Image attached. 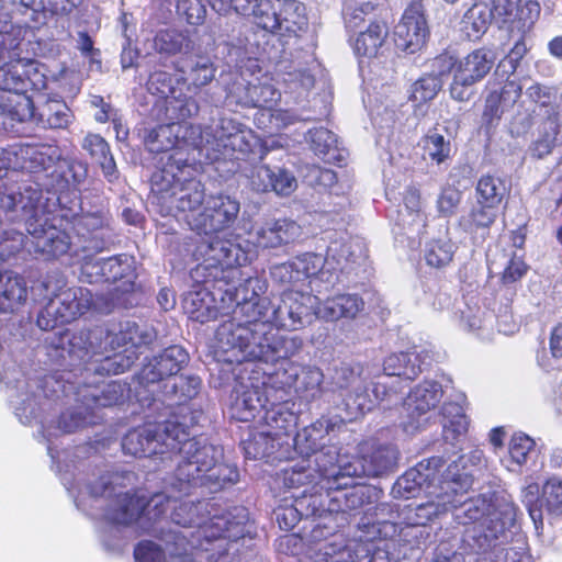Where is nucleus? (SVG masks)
<instances>
[{
	"label": "nucleus",
	"mask_w": 562,
	"mask_h": 562,
	"mask_svg": "<svg viewBox=\"0 0 562 562\" xmlns=\"http://www.w3.org/2000/svg\"><path fill=\"white\" fill-rule=\"evenodd\" d=\"M134 474L111 473L102 475L94 484L87 485L75 494V487L68 477L61 481L74 496L79 509L90 516H101L106 521L130 526L134 522L147 532H153L161 543L144 540L134 549L136 562H194L193 552L188 550L187 535H179L173 529L166 530L156 520L164 513L159 510L151 517V512L165 504L164 494H154L150 498L143 491H125Z\"/></svg>",
	"instance_id": "1"
},
{
	"label": "nucleus",
	"mask_w": 562,
	"mask_h": 562,
	"mask_svg": "<svg viewBox=\"0 0 562 562\" xmlns=\"http://www.w3.org/2000/svg\"><path fill=\"white\" fill-rule=\"evenodd\" d=\"M446 480H457L454 485L458 495L450 491L452 504L449 509H456V520L459 524H473L465 529L463 543L467 549L476 554H486L495 551H504L503 546L512 539L513 528L516 524L517 507L513 499L505 495H480L474 498L463 499L464 493L471 486V479L467 473L459 472L456 462L448 465Z\"/></svg>",
	"instance_id": "2"
},
{
	"label": "nucleus",
	"mask_w": 562,
	"mask_h": 562,
	"mask_svg": "<svg viewBox=\"0 0 562 562\" xmlns=\"http://www.w3.org/2000/svg\"><path fill=\"white\" fill-rule=\"evenodd\" d=\"M240 213L237 198L218 193L206 198L202 211L188 220L190 228L201 236L194 256L203 259L205 269H214V279H224L225 271L238 273L236 268L251 259V246L239 235L229 233Z\"/></svg>",
	"instance_id": "3"
},
{
	"label": "nucleus",
	"mask_w": 562,
	"mask_h": 562,
	"mask_svg": "<svg viewBox=\"0 0 562 562\" xmlns=\"http://www.w3.org/2000/svg\"><path fill=\"white\" fill-rule=\"evenodd\" d=\"M168 501L155 513L164 510L156 522L162 526L167 522L166 512L172 507L169 519L175 525L184 528V530H175L179 535H187L188 550L209 551L213 540L227 538L228 540H238L250 533L249 512L246 507L235 506L221 514H213V505L206 501H199L196 504L191 502H177L166 493H162Z\"/></svg>",
	"instance_id": "4"
},
{
	"label": "nucleus",
	"mask_w": 562,
	"mask_h": 562,
	"mask_svg": "<svg viewBox=\"0 0 562 562\" xmlns=\"http://www.w3.org/2000/svg\"><path fill=\"white\" fill-rule=\"evenodd\" d=\"M48 200L35 182L4 184L0 188V209L24 222L35 252L44 259H57L70 254L72 243L68 233L54 223Z\"/></svg>",
	"instance_id": "5"
},
{
	"label": "nucleus",
	"mask_w": 562,
	"mask_h": 562,
	"mask_svg": "<svg viewBox=\"0 0 562 562\" xmlns=\"http://www.w3.org/2000/svg\"><path fill=\"white\" fill-rule=\"evenodd\" d=\"M181 438L177 447L170 448V454L179 453L181 460L175 473L171 487L179 493L188 494L192 487L204 486L210 492H217L227 484L238 480L236 467L221 463L223 449L210 443L203 437Z\"/></svg>",
	"instance_id": "6"
},
{
	"label": "nucleus",
	"mask_w": 562,
	"mask_h": 562,
	"mask_svg": "<svg viewBox=\"0 0 562 562\" xmlns=\"http://www.w3.org/2000/svg\"><path fill=\"white\" fill-rule=\"evenodd\" d=\"M236 307L233 317L215 333V357L218 362L241 364L257 361L261 334L266 331L262 307H256L240 285L234 289Z\"/></svg>",
	"instance_id": "7"
},
{
	"label": "nucleus",
	"mask_w": 562,
	"mask_h": 562,
	"mask_svg": "<svg viewBox=\"0 0 562 562\" xmlns=\"http://www.w3.org/2000/svg\"><path fill=\"white\" fill-rule=\"evenodd\" d=\"M21 52L11 54L5 50V59L0 63V127L3 130H12L15 124L29 121L33 116V102L25 93L29 89L46 87L40 64L21 57Z\"/></svg>",
	"instance_id": "8"
},
{
	"label": "nucleus",
	"mask_w": 562,
	"mask_h": 562,
	"mask_svg": "<svg viewBox=\"0 0 562 562\" xmlns=\"http://www.w3.org/2000/svg\"><path fill=\"white\" fill-rule=\"evenodd\" d=\"M196 167L188 164L182 154L176 151L168 156L161 170L151 177V191L161 205L165 215L188 220L201 212L204 201V188L195 178Z\"/></svg>",
	"instance_id": "9"
},
{
	"label": "nucleus",
	"mask_w": 562,
	"mask_h": 562,
	"mask_svg": "<svg viewBox=\"0 0 562 562\" xmlns=\"http://www.w3.org/2000/svg\"><path fill=\"white\" fill-rule=\"evenodd\" d=\"M398 450L390 443L366 441L360 447V458L328 450L319 461L325 487L348 488L353 479L362 475L381 476L393 472L397 467Z\"/></svg>",
	"instance_id": "10"
},
{
	"label": "nucleus",
	"mask_w": 562,
	"mask_h": 562,
	"mask_svg": "<svg viewBox=\"0 0 562 562\" xmlns=\"http://www.w3.org/2000/svg\"><path fill=\"white\" fill-rule=\"evenodd\" d=\"M366 257L364 247L359 241L333 243L327 249L326 257L306 252L295 257L293 262L300 280L313 279L311 283L315 285L312 289L316 290L318 281L334 284L338 271L351 269L353 265L364 261Z\"/></svg>",
	"instance_id": "11"
},
{
	"label": "nucleus",
	"mask_w": 562,
	"mask_h": 562,
	"mask_svg": "<svg viewBox=\"0 0 562 562\" xmlns=\"http://www.w3.org/2000/svg\"><path fill=\"white\" fill-rule=\"evenodd\" d=\"M181 438H186V427L176 420H166L128 431L122 440V448L126 454L139 458L169 456L170 448L177 447Z\"/></svg>",
	"instance_id": "12"
},
{
	"label": "nucleus",
	"mask_w": 562,
	"mask_h": 562,
	"mask_svg": "<svg viewBox=\"0 0 562 562\" xmlns=\"http://www.w3.org/2000/svg\"><path fill=\"white\" fill-rule=\"evenodd\" d=\"M304 10L295 0H254L252 16L258 27L283 37L306 26Z\"/></svg>",
	"instance_id": "13"
},
{
	"label": "nucleus",
	"mask_w": 562,
	"mask_h": 562,
	"mask_svg": "<svg viewBox=\"0 0 562 562\" xmlns=\"http://www.w3.org/2000/svg\"><path fill=\"white\" fill-rule=\"evenodd\" d=\"M345 428L344 419L339 416H322L316 422L297 431L292 439L295 450L305 457L316 454L314 463L319 467V476L323 486H325L322 467L319 464L323 454L330 449L337 453H341L333 440L341 434Z\"/></svg>",
	"instance_id": "14"
},
{
	"label": "nucleus",
	"mask_w": 562,
	"mask_h": 562,
	"mask_svg": "<svg viewBox=\"0 0 562 562\" xmlns=\"http://www.w3.org/2000/svg\"><path fill=\"white\" fill-rule=\"evenodd\" d=\"M92 304V294L86 288L60 290L40 311L36 324L43 330L54 329L75 321L85 314Z\"/></svg>",
	"instance_id": "15"
},
{
	"label": "nucleus",
	"mask_w": 562,
	"mask_h": 562,
	"mask_svg": "<svg viewBox=\"0 0 562 562\" xmlns=\"http://www.w3.org/2000/svg\"><path fill=\"white\" fill-rule=\"evenodd\" d=\"M442 394V387L436 381L426 380L416 385L403 403L406 419L401 425L404 431L413 434L430 424Z\"/></svg>",
	"instance_id": "16"
},
{
	"label": "nucleus",
	"mask_w": 562,
	"mask_h": 562,
	"mask_svg": "<svg viewBox=\"0 0 562 562\" xmlns=\"http://www.w3.org/2000/svg\"><path fill=\"white\" fill-rule=\"evenodd\" d=\"M495 55L487 48H477L458 60L454 77L450 83V95L457 101H468L473 86L483 80L495 64Z\"/></svg>",
	"instance_id": "17"
},
{
	"label": "nucleus",
	"mask_w": 562,
	"mask_h": 562,
	"mask_svg": "<svg viewBox=\"0 0 562 562\" xmlns=\"http://www.w3.org/2000/svg\"><path fill=\"white\" fill-rule=\"evenodd\" d=\"M445 461L440 457L422 460L396 480L392 487L393 496L396 498H411L419 495L422 492L427 495L428 491L434 490L432 486H439L447 479L449 474L448 468L441 473Z\"/></svg>",
	"instance_id": "18"
},
{
	"label": "nucleus",
	"mask_w": 562,
	"mask_h": 562,
	"mask_svg": "<svg viewBox=\"0 0 562 562\" xmlns=\"http://www.w3.org/2000/svg\"><path fill=\"white\" fill-rule=\"evenodd\" d=\"M270 387L265 382L240 379L231 395V415L239 422H250L267 407Z\"/></svg>",
	"instance_id": "19"
},
{
	"label": "nucleus",
	"mask_w": 562,
	"mask_h": 562,
	"mask_svg": "<svg viewBox=\"0 0 562 562\" xmlns=\"http://www.w3.org/2000/svg\"><path fill=\"white\" fill-rule=\"evenodd\" d=\"M459 484L457 480H446L439 486H432L426 495L430 499L426 503L413 506L407 505L401 512V517L406 526H426L441 514L449 510L448 504H452L450 491L458 495L454 485Z\"/></svg>",
	"instance_id": "20"
},
{
	"label": "nucleus",
	"mask_w": 562,
	"mask_h": 562,
	"mask_svg": "<svg viewBox=\"0 0 562 562\" xmlns=\"http://www.w3.org/2000/svg\"><path fill=\"white\" fill-rule=\"evenodd\" d=\"M428 27L424 14L417 7L405 10L394 30V43L403 52L414 54L426 42Z\"/></svg>",
	"instance_id": "21"
},
{
	"label": "nucleus",
	"mask_w": 562,
	"mask_h": 562,
	"mask_svg": "<svg viewBox=\"0 0 562 562\" xmlns=\"http://www.w3.org/2000/svg\"><path fill=\"white\" fill-rule=\"evenodd\" d=\"M189 356L180 346H170L159 355L153 357L140 371V381L154 384L167 378L177 375L182 366L188 362Z\"/></svg>",
	"instance_id": "22"
},
{
	"label": "nucleus",
	"mask_w": 562,
	"mask_h": 562,
	"mask_svg": "<svg viewBox=\"0 0 562 562\" xmlns=\"http://www.w3.org/2000/svg\"><path fill=\"white\" fill-rule=\"evenodd\" d=\"M259 285V280L254 278H248L245 281V284L240 285L245 289V293H248V290L251 289V296L248 299H252V304L256 307H262L263 317L262 322L268 325H271L273 328H282L286 330H297V324L295 322V317L293 316V311L291 310V304L285 303V296L282 293L280 302L278 305L270 306V303L267 299H260L258 292L256 291V286Z\"/></svg>",
	"instance_id": "23"
},
{
	"label": "nucleus",
	"mask_w": 562,
	"mask_h": 562,
	"mask_svg": "<svg viewBox=\"0 0 562 562\" xmlns=\"http://www.w3.org/2000/svg\"><path fill=\"white\" fill-rule=\"evenodd\" d=\"M257 361L273 362L289 359L302 349L303 340L299 336H285L278 333L271 325L266 324L261 334Z\"/></svg>",
	"instance_id": "24"
},
{
	"label": "nucleus",
	"mask_w": 562,
	"mask_h": 562,
	"mask_svg": "<svg viewBox=\"0 0 562 562\" xmlns=\"http://www.w3.org/2000/svg\"><path fill=\"white\" fill-rule=\"evenodd\" d=\"M282 481L286 488L299 490L304 487L299 494H295L300 499H305L307 494L311 497L321 493V491H334L335 488H327L323 486L322 477L319 476V467L313 468L311 461L303 459L289 469L282 471Z\"/></svg>",
	"instance_id": "25"
},
{
	"label": "nucleus",
	"mask_w": 562,
	"mask_h": 562,
	"mask_svg": "<svg viewBox=\"0 0 562 562\" xmlns=\"http://www.w3.org/2000/svg\"><path fill=\"white\" fill-rule=\"evenodd\" d=\"M284 374L286 379L282 381L283 384L293 386L301 398L313 401L322 395L324 374L321 369L289 362L284 368Z\"/></svg>",
	"instance_id": "26"
},
{
	"label": "nucleus",
	"mask_w": 562,
	"mask_h": 562,
	"mask_svg": "<svg viewBox=\"0 0 562 562\" xmlns=\"http://www.w3.org/2000/svg\"><path fill=\"white\" fill-rule=\"evenodd\" d=\"M175 69L181 75L188 90L198 93L203 87L210 85L216 75V66L209 56L190 55L175 63Z\"/></svg>",
	"instance_id": "27"
},
{
	"label": "nucleus",
	"mask_w": 562,
	"mask_h": 562,
	"mask_svg": "<svg viewBox=\"0 0 562 562\" xmlns=\"http://www.w3.org/2000/svg\"><path fill=\"white\" fill-rule=\"evenodd\" d=\"M15 155V166L10 167L12 170L30 169L31 171L48 170L60 161V153L57 146L40 144V145H21L19 147L8 148Z\"/></svg>",
	"instance_id": "28"
},
{
	"label": "nucleus",
	"mask_w": 562,
	"mask_h": 562,
	"mask_svg": "<svg viewBox=\"0 0 562 562\" xmlns=\"http://www.w3.org/2000/svg\"><path fill=\"white\" fill-rule=\"evenodd\" d=\"M364 308V301L355 293H341L327 297L324 302L319 299L316 318L327 322H336L341 318L353 319Z\"/></svg>",
	"instance_id": "29"
},
{
	"label": "nucleus",
	"mask_w": 562,
	"mask_h": 562,
	"mask_svg": "<svg viewBox=\"0 0 562 562\" xmlns=\"http://www.w3.org/2000/svg\"><path fill=\"white\" fill-rule=\"evenodd\" d=\"M262 419L265 422L263 428L271 432L273 439L277 440V445L280 448L286 447L289 449L291 447L290 441L293 439L292 435L296 428L297 416L281 405L272 404L266 408Z\"/></svg>",
	"instance_id": "30"
},
{
	"label": "nucleus",
	"mask_w": 562,
	"mask_h": 562,
	"mask_svg": "<svg viewBox=\"0 0 562 562\" xmlns=\"http://www.w3.org/2000/svg\"><path fill=\"white\" fill-rule=\"evenodd\" d=\"M229 95L235 99L238 104L252 108H272L280 99L281 93L271 83H235Z\"/></svg>",
	"instance_id": "31"
},
{
	"label": "nucleus",
	"mask_w": 562,
	"mask_h": 562,
	"mask_svg": "<svg viewBox=\"0 0 562 562\" xmlns=\"http://www.w3.org/2000/svg\"><path fill=\"white\" fill-rule=\"evenodd\" d=\"M521 95V87L515 81H507L499 90L491 91L485 100L483 120L493 125L509 111Z\"/></svg>",
	"instance_id": "32"
},
{
	"label": "nucleus",
	"mask_w": 562,
	"mask_h": 562,
	"mask_svg": "<svg viewBox=\"0 0 562 562\" xmlns=\"http://www.w3.org/2000/svg\"><path fill=\"white\" fill-rule=\"evenodd\" d=\"M427 359L429 356H423V351H417L416 348L406 352L391 353L383 362V370L386 375L413 380L425 366L429 364Z\"/></svg>",
	"instance_id": "33"
},
{
	"label": "nucleus",
	"mask_w": 562,
	"mask_h": 562,
	"mask_svg": "<svg viewBox=\"0 0 562 562\" xmlns=\"http://www.w3.org/2000/svg\"><path fill=\"white\" fill-rule=\"evenodd\" d=\"M101 419L94 412L87 408L86 401L82 398V404L72 409L64 412L57 422V426H49L44 431V437L47 440L58 434H71L77 430L83 429L89 425L99 423Z\"/></svg>",
	"instance_id": "34"
},
{
	"label": "nucleus",
	"mask_w": 562,
	"mask_h": 562,
	"mask_svg": "<svg viewBox=\"0 0 562 562\" xmlns=\"http://www.w3.org/2000/svg\"><path fill=\"white\" fill-rule=\"evenodd\" d=\"M154 50L161 57L187 55L193 49V41L187 32L176 29L160 30L153 40Z\"/></svg>",
	"instance_id": "35"
},
{
	"label": "nucleus",
	"mask_w": 562,
	"mask_h": 562,
	"mask_svg": "<svg viewBox=\"0 0 562 562\" xmlns=\"http://www.w3.org/2000/svg\"><path fill=\"white\" fill-rule=\"evenodd\" d=\"M183 308L190 318L202 324L215 319L220 313L213 294L205 288L190 291L183 299Z\"/></svg>",
	"instance_id": "36"
},
{
	"label": "nucleus",
	"mask_w": 562,
	"mask_h": 562,
	"mask_svg": "<svg viewBox=\"0 0 562 562\" xmlns=\"http://www.w3.org/2000/svg\"><path fill=\"white\" fill-rule=\"evenodd\" d=\"M26 297L27 286L22 277L10 271L0 273V312H13Z\"/></svg>",
	"instance_id": "37"
},
{
	"label": "nucleus",
	"mask_w": 562,
	"mask_h": 562,
	"mask_svg": "<svg viewBox=\"0 0 562 562\" xmlns=\"http://www.w3.org/2000/svg\"><path fill=\"white\" fill-rule=\"evenodd\" d=\"M34 120L42 127L66 128L72 121V113L67 104L61 100H46L37 110L33 108Z\"/></svg>",
	"instance_id": "38"
},
{
	"label": "nucleus",
	"mask_w": 562,
	"mask_h": 562,
	"mask_svg": "<svg viewBox=\"0 0 562 562\" xmlns=\"http://www.w3.org/2000/svg\"><path fill=\"white\" fill-rule=\"evenodd\" d=\"M387 36V27L384 23L371 22L366 31H361L355 43L353 49L360 58H376Z\"/></svg>",
	"instance_id": "39"
},
{
	"label": "nucleus",
	"mask_w": 562,
	"mask_h": 562,
	"mask_svg": "<svg viewBox=\"0 0 562 562\" xmlns=\"http://www.w3.org/2000/svg\"><path fill=\"white\" fill-rule=\"evenodd\" d=\"M494 316L477 305L467 304L461 310L460 325L464 330L476 335L482 340L493 338Z\"/></svg>",
	"instance_id": "40"
},
{
	"label": "nucleus",
	"mask_w": 562,
	"mask_h": 562,
	"mask_svg": "<svg viewBox=\"0 0 562 562\" xmlns=\"http://www.w3.org/2000/svg\"><path fill=\"white\" fill-rule=\"evenodd\" d=\"M285 303L291 304L293 316L297 324L299 329L312 323L313 317H316V310L318 308L319 296L312 293H305L296 290H288L283 292Z\"/></svg>",
	"instance_id": "41"
},
{
	"label": "nucleus",
	"mask_w": 562,
	"mask_h": 562,
	"mask_svg": "<svg viewBox=\"0 0 562 562\" xmlns=\"http://www.w3.org/2000/svg\"><path fill=\"white\" fill-rule=\"evenodd\" d=\"M562 144V128L557 117H548L540 126L538 137L529 147L532 157L541 159Z\"/></svg>",
	"instance_id": "42"
},
{
	"label": "nucleus",
	"mask_w": 562,
	"mask_h": 562,
	"mask_svg": "<svg viewBox=\"0 0 562 562\" xmlns=\"http://www.w3.org/2000/svg\"><path fill=\"white\" fill-rule=\"evenodd\" d=\"M244 451L249 459H262L272 456L281 459L286 456L289 449L286 447L280 448L271 432L263 428L244 442Z\"/></svg>",
	"instance_id": "43"
},
{
	"label": "nucleus",
	"mask_w": 562,
	"mask_h": 562,
	"mask_svg": "<svg viewBox=\"0 0 562 562\" xmlns=\"http://www.w3.org/2000/svg\"><path fill=\"white\" fill-rule=\"evenodd\" d=\"M306 139L312 150L325 162L334 164L341 160L336 135L327 128L310 130Z\"/></svg>",
	"instance_id": "44"
},
{
	"label": "nucleus",
	"mask_w": 562,
	"mask_h": 562,
	"mask_svg": "<svg viewBox=\"0 0 562 562\" xmlns=\"http://www.w3.org/2000/svg\"><path fill=\"white\" fill-rule=\"evenodd\" d=\"M126 396V385L119 381H111L103 385L101 389L90 390L83 394L87 408L92 412L100 407H110L124 402Z\"/></svg>",
	"instance_id": "45"
},
{
	"label": "nucleus",
	"mask_w": 562,
	"mask_h": 562,
	"mask_svg": "<svg viewBox=\"0 0 562 562\" xmlns=\"http://www.w3.org/2000/svg\"><path fill=\"white\" fill-rule=\"evenodd\" d=\"M183 127L176 122L158 125L148 131L145 136V145L151 153L169 150L178 144L180 137H184V135L180 136Z\"/></svg>",
	"instance_id": "46"
},
{
	"label": "nucleus",
	"mask_w": 562,
	"mask_h": 562,
	"mask_svg": "<svg viewBox=\"0 0 562 562\" xmlns=\"http://www.w3.org/2000/svg\"><path fill=\"white\" fill-rule=\"evenodd\" d=\"M52 176L56 180L54 190L63 193L76 190L86 179L87 169L81 162L60 160Z\"/></svg>",
	"instance_id": "47"
},
{
	"label": "nucleus",
	"mask_w": 562,
	"mask_h": 562,
	"mask_svg": "<svg viewBox=\"0 0 562 562\" xmlns=\"http://www.w3.org/2000/svg\"><path fill=\"white\" fill-rule=\"evenodd\" d=\"M491 19V10L485 4L475 3L463 14L461 32L469 40H479L487 31Z\"/></svg>",
	"instance_id": "48"
},
{
	"label": "nucleus",
	"mask_w": 562,
	"mask_h": 562,
	"mask_svg": "<svg viewBox=\"0 0 562 562\" xmlns=\"http://www.w3.org/2000/svg\"><path fill=\"white\" fill-rule=\"evenodd\" d=\"M441 415L446 440H456L468 431L469 419L461 404L454 402L445 403Z\"/></svg>",
	"instance_id": "49"
},
{
	"label": "nucleus",
	"mask_w": 562,
	"mask_h": 562,
	"mask_svg": "<svg viewBox=\"0 0 562 562\" xmlns=\"http://www.w3.org/2000/svg\"><path fill=\"white\" fill-rule=\"evenodd\" d=\"M344 409L347 418L356 419L376 406V395H371L370 387L359 383L353 391L344 398Z\"/></svg>",
	"instance_id": "50"
},
{
	"label": "nucleus",
	"mask_w": 562,
	"mask_h": 562,
	"mask_svg": "<svg viewBox=\"0 0 562 562\" xmlns=\"http://www.w3.org/2000/svg\"><path fill=\"white\" fill-rule=\"evenodd\" d=\"M26 29L20 25H12L7 13L0 12V63L5 59L4 52L15 54L22 50Z\"/></svg>",
	"instance_id": "51"
},
{
	"label": "nucleus",
	"mask_w": 562,
	"mask_h": 562,
	"mask_svg": "<svg viewBox=\"0 0 562 562\" xmlns=\"http://www.w3.org/2000/svg\"><path fill=\"white\" fill-rule=\"evenodd\" d=\"M426 155L436 164L446 161L451 154V137L446 130L432 128L423 138Z\"/></svg>",
	"instance_id": "52"
},
{
	"label": "nucleus",
	"mask_w": 562,
	"mask_h": 562,
	"mask_svg": "<svg viewBox=\"0 0 562 562\" xmlns=\"http://www.w3.org/2000/svg\"><path fill=\"white\" fill-rule=\"evenodd\" d=\"M23 249L30 255L34 254L43 257L41 254L35 252L31 236L26 237L15 229L0 231V261L8 260Z\"/></svg>",
	"instance_id": "53"
},
{
	"label": "nucleus",
	"mask_w": 562,
	"mask_h": 562,
	"mask_svg": "<svg viewBox=\"0 0 562 562\" xmlns=\"http://www.w3.org/2000/svg\"><path fill=\"white\" fill-rule=\"evenodd\" d=\"M496 206L476 201L469 214L460 218V225L465 232L475 233L488 228L497 216Z\"/></svg>",
	"instance_id": "54"
},
{
	"label": "nucleus",
	"mask_w": 562,
	"mask_h": 562,
	"mask_svg": "<svg viewBox=\"0 0 562 562\" xmlns=\"http://www.w3.org/2000/svg\"><path fill=\"white\" fill-rule=\"evenodd\" d=\"M239 124L240 123L234 119L222 117L214 128L204 131L201 134V137L202 139H205L206 144H210L216 151L222 153L233 138V135Z\"/></svg>",
	"instance_id": "55"
},
{
	"label": "nucleus",
	"mask_w": 562,
	"mask_h": 562,
	"mask_svg": "<svg viewBox=\"0 0 562 562\" xmlns=\"http://www.w3.org/2000/svg\"><path fill=\"white\" fill-rule=\"evenodd\" d=\"M506 193L505 182L497 177L482 176L476 184L477 201L496 207Z\"/></svg>",
	"instance_id": "56"
},
{
	"label": "nucleus",
	"mask_w": 562,
	"mask_h": 562,
	"mask_svg": "<svg viewBox=\"0 0 562 562\" xmlns=\"http://www.w3.org/2000/svg\"><path fill=\"white\" fill-rule=\"evenodd\" d=\"M456 247L449 239L430 240L424 251L426 263L432 268H445L453 258Z\"/></svg>",
	"instance_id": "57"
},
{
	"label": "nucleus",
	"mask_w": 562,
	"mask_h": 562,
	"mask_svg": "<svg viewBox=\"0 0 562 562\" xmlns=\"http://www.w3.org/2000/svg\"><path fill=\"white\" fill-rule=\"evenodd\" d=\"M441 82L436 76L422 77L411 89L409 99L415 106H420L432 100L440 90Z\"/></svg>",
	"instance_id": "58"
},
{
	"label": "nucleus",
	"mask_w": 562,
	"mask_h": 562,
	"mask_svg": "<svg viewBox=\"0 0 562 562\" xmlns=\"http://www.w3.org/2000/svg\"><path fill=\"white\" fill-rule=\"evenodd\" d=\"M542 504L552 515L562 514V481L558 477H550L542 486Z\"/></svg>",
	"instance_id": "59"
},
{
	"label": "nucleus",
	"mask_w": 562,
	"mask_h": 562,
	"mask_svg": "<svg viewBox=\"0 0 562 562\" xmlns=\"http://www.w3.org/2000/svg\"><path fill=\"white\" fill-rule=\"evenodd\" d=\"M104 282H115L132 273V258L127 255H119L104 258Z\"/></svg>",
	"instance_id": "60"
},
{
	"label": "nucleus",
	"mask_w": 562,
	"mask_h": 562,
	"mask_svg": "<svg viewBox=\"0 0 562 562\" xmlns=\"http://www.w3.org/2000/svg\"><path fill=\"white\" fill-rule=\"evenodd\" d=\"M166 110L171 120L180 123L198 114L199 103L193 97L171 98L167 101Z\"/></svg>",
	"instance_id": "61"
},
{
	"label": "nucleus",
	"mask_w": 562,
	"mask_h": 562,
	"mask_svg": "<svg viewBox=\"0 0 562 562\" xmlns=\"http://www.w3.org/2000/svg\"><path fill=\"white\" fill-rule=\"evenodd\" d=\"M258 142L257 136L254 132L244 124H239L233 138L229 140L227 146L222 150L224 155L228 153H240L247 154L252 150Z\"/></svg>",
	"instance_id": "62"
},
{
	"label": "nucleus",
	"mask_w": 562,
	"mask_h": 562,
	"mask_svg": "<svg viewBox=\"0 0 562 562\" xmlns=\"http://www.w3.org/2000/svg\"><path fill=\"white\" fill-rule=\"evenodd\" d=\"M295 504L294 505H284L278 507L276 513V519L279 524V527L284 530H290L294 528L297 522L301 520V517L304 515L302 513L304 501L300 499L295 493L292 494Z\"/></svg>",
	"instance_id": "63"
},
{
	"label": "nucleus",
	"mask_w": 562,
	"mask_h": 562,
	"mask_svg": "<svg viewBox=\"0 0 562 562\" xmlns=\"http://www.w3.org/2000/svg\"><path fill=\"white\" fill-rule=\"evenodd\" d=\"M535 448V440L524 432H516L512 436L508 451L512 462L522 465L527 461L528 454Z\"/></svg>",
	"instance_id": "64"
}]
</instances>
